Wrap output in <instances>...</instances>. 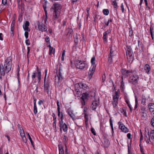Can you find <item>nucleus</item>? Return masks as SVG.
<instances>
[{
    "mask_svg": "<svg viewBox=\"0 0 154 154\" xmlns=\"http://www.w3.org/2000/svg\"><path fill=\"white\" fill-rule=\"evenodd\" d=\"M32 79L34 83L39 82L42 79V75L41 70L37 66L36 70L33 72L32 75Z\"/></svg>",
    "mask_w": 154,
    "mask_h": 154,
    "instance_id": "obj_1",
    "label": "nucleus"
},
{
    "mask_svg": "<svg viewBox=\"0 0 154 154\" xmlns=\"http://www.w3.org/2000/svg\"><path fill=\"white\" fill-rule=\"evenodd\" d=\"M12 64V57H9L5 60L4 65L5 72L8 73L11 70Z\"/></svg>",
    "mask_w": 154,
    "mask_h": 154,
    "instance_id": "obj_2",
    "label": "nucleus"
},
{
    "mask_svg": "<svg viewBox=\"0 0 154 154\" xmlns=\"http://www.w3.org/2000/svg\"><path fill=\"white\" fill-rule=\"evenodd\" d=\"M75 65L77 68L80 69H83L87 66V64L84 63V61L78 60L75 61Z\"/></svg>",
    "mask_w": 154,
    "mask_h": 154,
    "instance_id": "obj_3",
    "label": "nucleus"
},
{
    "mask_svg": "<svg viewBox=\"0 0 154 154\" xmlns=\"http://www.w3.org/2000/svg\"><path fill=\"white\" fill-rule=\"evenodd\" d=\"M45 71V75L44 77V86L45 91L47 92V94H48L49 92V89L50 88V85L48 81H46V77L47 72V69H46Z\"/></svg>",
    "mask_w": 154,
    "mask_h": 154,
    "instance_id": "obj_4",
    "label": "nucleus"
},
{
    "mask_svg": "<svg viewBox=\"0 0 154 154\" xmlns=\"http://www.w3.org/2000/svg\"><path fill=\"white\" fill-rule=\"evenodd\" d=\"M116 54V51L113 48L111 47L110 49L109 56L108 58V61L109 63H112L114 59Z\"/></svg>",
    "mask_w": 154,
    "mask_h": 154,
    "instance_id": "obj_5",
    "label": "nucleus"
},
{
    "mask_svg": "<svg viewBox=\"0 0 154 154\" xmlns=\"http://www.w3.org/2000/svg\"><path fill=\"white\" fill-rule=\"evenodd\" d=\"M37 25L38 26V29L39 31L43 32H45L48 29L47 26L42 22L38 21L37 22Z\"/></svg>",
    "mask_w": 154,
    "mask_h": 154,
    "instance_id": "obj_6",
    "label": "nucleus"
},
{
    "mask_svg": "<svg viewBox=\"0 0 154 154\" xmlns=\"http://www.w3.org/2000/svg\"><path fill=\"white\" fill-rule=\"evenodd\" d=\"M93 98L91 108L92 110H95L99 105V99L98 98H96L95 97Z\"/></svg>",
    "mask_w": 154,
    "mask_h": 154,
    "instance_id": "obj_7",
    "label": "nucleus"
},
{
    "mask_svg": "<svg viewBox=\"0 0 154 154\" xmlns=\"http://www.w3.org/2000/svg\"><path fill=\"white\" fill-rule=\"evenodd\" d=\"M119 96V93L117 91L116 92L115 95L113 97L112 104L114 108L116 107L117 105L118 101Z\"/></svg>",
    "mask_w": 154,
    "mask_h": 154,
    "instance_id": "obj_8",
    "label": "nucleus"
},
{
    "mask_svg": "<svg viewBox=\"0 0 154 154\" xmlns=\"http://www.w3.org/2000/svg\"><path fill=\"white\" fill-rule=\"evenodd\" d=\"M138 79L139 77L137 75H133L130 77L129 82L132 84L135 85L137 83Z\"/></svg>",
    "mask_w": 154,
    "mask_h": 154,
    "instance_id": "obj_9",
    "label": "nucleus"
},
{
    "mask_svg": "<svg viewBox=\"0 0 154 154\" xmlns=\"http://www.w3.org/2000/svg\"><path fill=\"white\" fill-rule=\"evenodd\" d=\"M118 125H119V128L122 131L125 133H127L128 132V129L125 125L120 122H118Z\"/></svg>",
    "mask_w": 154,
    "mask_h": 154,
    "instance_id": "obj_10",
    "label": "nucleus"
},
{
    "mask_svg": "<svg viewBox=\"0 0 154 154\" xmlns=\"http://www.w3.org/2000/svg\"><path fill=\"white\" fill-rule=\"evenodd\" d=\"M126 54L127 58L129 57L130 59L131 58H133V53L130 47H127V49L126 50Z\"/></svg>",
    "mask_w": 154,
    "mask_h": 154,
    "instance_id": "obj_11",
    "label": "nucleus"
},
{
    "mask_svg": "<svg viewBox=\"0 0 154 154\" xmlns=\"http://www.w3.org/2000/svg\"><path fill=\"white\" fill-rule=\"evenodd\" d=\"M121 72L122 75V76H123V78L127 77L130 75V73H132V71H130L128 70L125 69H121Z\"/></svg>",
    "mask_w": 154,
    "mask_h": 154,
    "instance_id": "obj_12",
    "label": "nucleus"
},
{
    "mask_svg": "<svg viewBox=\"0 0 154 154\" xmlns=\"http://www.w3.org/2000/svg\"><path fill=\"white\" fill-rule=\"evenodd\" d=\"M89 97V94L86 93H83L82 96L81 98L82 100L81 101V103L82 105H85V100H87Z\"/></svg>",
    "mask_w": 154,
    "mask_h": 154,
    "instance_id": "obj_13",
    "label": "nucleus"
},
{
    "mask_svg": "<svg viewBox=\"0 0 154 154\" xmlns=\"http://www.w3.org/2000/svg\"><path fill=\"white\" fill-rule=\"evenodd\" d=\"M62 69L61 67H60L59 69V72L57 74V77L58 81L57 83H59L61 82L63 79L62 73Z\"/></svg>",
    "mask_w": 154,
    "mask_h": 154,
    "instance_id": "obj_14",
    "label": "nucleus"
},
{
    "mask_svg": "<svg viewBox=\"0 0 154 154\" xmlns=\"http://www.w3.org/2000/svg\"><path fill=\"white\" fill-rule=\"evenodd\" d=\"M67 113L73 120H75L76 119L75 116L73 113V111L71 109H69L68 110Z\"/></svg>",
    "mask_w": 154,
    "mask_h": 154,
    "instance_id": "obj_15",
    "label": "nucleus"
},
{
    "mask_svg": "<svg viewBox=\"0 0 154 154\" xmlns=\"http://www.w3.org/2000/svg\"><path fill=\"white\" fill-rule=\"evenodd\" d=\"M29 23L28 21H26L24 25H23V28L24 30L25 31H30V29L29 28Z\"/></svg>",
    "mask_w": 154,
    "mask_h": 154,
    "instance_id": "obj_16",
    "label": "nucleus"
},
{
    "mask_svg": "<svg viewBox=\"0 0 154 154\" xmlns=\"http://www.w3.org/2000/svg\"><path fill=\"white\" fill-rule=\"evenodd\" d=\"M95 65H91V67L90 68V71L89 72V74L91 76L93 75L95 70Z\"/></svg>",
    "mask_w": 154,
    "mask_h": 154,
    "instance_id": "obj_17",
    "label": "nucleus"
},
{
    "mask_svg": "<svg viewBox=\"0 0 154 154\" xmlns=\"http://www.w3.org/2000/svg\"><path fill=\"white\" fill-rule=\"evenodd\" d=\"M149 109L152 113L154 114V103H150L148 105Z\"/></svg>",
    "mask_w": 154,
    "mask_h": 154,
    "instance_id": "obj_18",
    "label": "nucleus"
},
{
    "mask_svg": "<svg viewBox=\"0 0 154 154\" xmlns=\"http://www.w3.org/2000/svg\"><path fill=\"white\" fill-rule=\"evenodd\" d=\"M47 47H48L49 48V55H51L53 54H54L55 52V49L52 47L51 45H48L47 46Z\"/></svg>",
    "mask_w": 154,
    "mask_h": 154,
    "instance_id": "obj_19",
    "label": "nucleus"
},
{
    "mask_svg": "<svg viewBox=\"0 0 154 154\" xmlns=\"http://www.w3.org/2000/svg\"><path fill=\"white\" fill-rule=\"evenodd\" d=\"M140 111L141 113V115L142 116L146 117L147 116L146 113V109L145 107H142Z\"/></svg>",
    "mask_w": 154,
    "mask_h": 154,
    "instance_id": "obj_20",
    "label": "nucleus"
},
{
    "mask_svg": "<svg viewBox=\"0 0 154 154\" xmlns=\"http://www.w3.org/2000/svg\"><path fill=\"white\" fill-rule=\"evenodd\" d=\"M47 4V2L45 1L44 3H43V7L45 11V15L46 16V18L45 19V22L46 23V21L47 20L48 17H47V11L46 10V4Z\"/></svg>",
    "mask_w": 154,
    "mask_h": 154,
    "instance_id": "obj_21",
    "label": "nucleus"
},
{
    "mask_svg": "<svg viewBox=\"0 0 154 154\" xmlns=\"http://www.w3.org/2000/svg\"><path fill=\"white\" fill-rule=\"evenodd\" d=\"M144 69L147 74H149V72L151 69L150 66L148 64H146L144 67Z\"/></svg>",
    "mask_w": 154,
    "mask_h": 154,
    "instance_id": "obj_22",
    "label": "nucleus"
},
{
    "mask_svg": "<svg viewBox=\"0 0 154 154\" xmlns=\"http://www.w3.org/2000/svg\"><path fill=\"white\" fill-rule=\"evenodd\" d=\"M60 14V12L59 11H54V13L53 18L54 20L57 19L59 17Z\"/></svg>",
    "mask_w": 154,
    "mask_h": 154,
    "instance_id": "obj_23",
    "label": "nucleus"
},
{
    "mask_svg": "<svg viewBox=\"0 0 154 154\" xmlns=\"http://www.w3.org/2000/svg\"><path fill=\"white\" fill-rule=\"evenodd\" d=\"M66 32L67 33V35H69V38L72 37L73 32V30L72 29L68 28L66 30Z\"/></svg>",
    "mask_w": 154,
    "mask_h": 154,
    "instance_id": "obj_24",
    "label": "nucleus"
},
{
    "mask_svg": "<svg viewBox=\"0 0 154 154\" xmlns=\"http://www.w3.org/2000/svg\"><path fill=\"white\" fill-rule=\"evenodd\" d=\"M61 120L59 122V127L60 128V130L61 131L62 129V126L63 125V113L62 112L61 113V116L60 117Z\"/></svg>",
    "mask_w": 154,
    "mask_h": 154,
    "instance_id": "obj_25",
    "label": "nucleus"
},
{
    "mask_svg": "<svg viewBox=\"0 0 154 154\" xmlns=\"http://www.w3.org/2000/svg\"><path fill=\"white\" fill-rule=\"evenodd\" d=\"M54 11H57L60 10L61 8V6L60 4L58 3H55L54 4Z\"/></svg>",
    "mask_w": 154,
    "mask_h": 154,
    "instance_id": "obj_26",
    "label": "nucleus"
},
{
    "mask_svg": "<svg viewBox=\"0 0 154 154\" xmlns=\"http://www.w3.org/2000/svg\"><path fill=\"white\" fill-rule=\"evenodd\" d=\"M79 87L84 90H86L88 88V86L86 84L82 83H80L79 84Z\"/></svg>",
    "mask_w": 154,
    "mask_h": 154,
    "instance_id": "obj_27",
    "label": "nucleus"
},
{
    "mask_svg": "<svg viewBox=\"0 0 154 154\" xmlns=\"http://www.w3.org/2000/svg\"><path fill=\"white\" fill-rule=\"evenodd\" d=\"M5 70L2 65H0V75H4Z\"/></svg>",
    "mask_w": 154,
    "mask_h": 154,
    "instance_id": "obj_28",
    "label": "nucleus"
},
{
    "mask_svg": "<svg viewBox=\"0 0 154 154\" xmlns=\"http://www.w3.org/2000/svg\"><path fill=\"white\" fill-rule=\"evenodd\" d=\"M33 112L35 114H36L37 112V109L36 106V102L35 100L34 101Z\"/></svg>",
    "mask_w": 154,
    "mask_h": 154,
    "instance_id": "obj_29",
    "label": "nucleus"
},
{
    "mask_svg": "<svg viewBox=\"0 0 154 154\" xmlns=\"http://www.w3.org/2000/svg\"><path fill=\"white\" fill-rule=\"evenodd\" d=\"M62 128L63 131L65 132H66L68 130V126L65 123H64L62 126Z\"/></svg>",
    "mask_w": 154,
    "mask_h": 154,
    "instance_id": "obj_30",
    "label": "nucleus"
},
{
    "mask_svg": "<svg viewBox=\"0 0 154 154\" xmlns=\"http://www.w3.org/2000/svg\"><path fill=\"white\" fill-rule=\"evenodd\" d=\"M145 140L147 143H149L150 142V136L149 134H148L147 135H145Z\"/></svg>",
    "mask_w": 154,
    "mask_h": 154,
    "instance_id": "obj_31",
    "label": "nucleus"
},
{
    "mask_svg": "<svg viewBox=\"0 0 154 154\" xmlns=\"http://www.w3.org/2000/svg\"><path fill=\"white\" fill-rule=\"evenodd\" d=\"M146 99L145 97H143L142 98L141 104L143 105H146Z\"/></svg>",
    "mask_w": 154,
    "mask_h": 154,
    "instance_id": "obj_32",
    "label": "nucleus"
},
{
    "mask_svg": "<svg viewBox=\"0 0 154 154\" xmlns=\"http://www.w3.org/2000/svg\"><path fill=\"white\" fill-rule=\"evenodd\" d=\"M26 133V134H27V135L29 138V140L30 141L32 145L33 146V147H34L33 142L31 138V137L30 135H29V133L28 132H27Z\"/></svg>",
    "mask_w": 154,
    "mask_h": 154,
    "instance_id": "obj_33",
    "label": "nucleus"
},
{
    "mask_svg": "<svg viewBox=\"0 0 154 154\" xmlns=\"http://www.w3.org/2000/svg\"><path fill=\"white\" fill-rule=\"evenodd\" d=\"M45 41L47 42V46L48 45H51L50 43V39L48 36H46L45 38Z\"/></svg>",
    "mask_w": 154,
    "mask_h": 154,
    "instance_id": "obj_34",
    "label": "nucleus"
},
{
    "mask_svg": "<svg viewBox=\"0 0 154 154\" xmlns=\"http://www.w3.org/2000/svg\"><path fill=\"white\" fill-rule=\"evenodd\" d=\"M118 0H114L112 2V4L114 8H117L118 7L116 1Z\"/></svg>",
    "mask_w": 154,
    "mask_h": 154,
    "instance_id": "obj_35",
    "label": "nucleus"
},
{
    "mask_svg": "<svg viewBox=\"0 0 154 154\" xmlns=\"http://www.w3.org/2000/svg\"><path fill=\"white\" fill-rule=\"evenodd\" d=\"M103 14L106 15H108L109 14V11L108 9H104L103 11Z\"/></svg>",
    "mask_w": 154,
    "mask_h": 154,
    "instance_id": "obj_36",
    "label": "nucleus"
},
{
    "mask_svg": "<svg viewBox=\"0 0 154 154\" xmlns=\"http://www.w3.org/2000/svg\"><path fill=\"white\" fill-rule=\"evenodd\" d=\"M15 23L14 21H12L11 23V31H14V26Z\"/></svg>",
    "mask_w": 154,
    "mask_h": 154,
    "instance_id": "obj_37",
    "label": "nucleus"
},
{
    "mask_svg": "<svg viewBox=\"0 0 154 154\" xmlns=\"http://www.w3.org/2000/svg\"><path fill=\"white\" fill-rule=\"evenodd\" d=\"M95 56H93L91 60V64L95 65Z\"/></svg>",
    "mask_w": 154,
    "mask_h": 154,
    "instance_id": "obj_38",
    "label": "nucleus"
},
{
    "mask_svg": "<svg viewBox=\"0 0 154 154\" xmlns=\"http://www.w3.org/2000/svg\"><path fill=\"white\" fill-rule=\"evenodd\" d=\"M150 136L152 139H154V130H152L150 133Z\"/></svg>",
    "mask_w": 154,
    "mask_h": 154,
    "instance_id": "obj_39",
    "label": "nucleus"
},
{
    "mask_svg": "<svg viewBox=\"0 0 154 154\" xmlns=\"http://www.w3.org/2000/svg\"><path fill=\"white\" fill-rule=\"evenodd\" d=\"M105 33L104 32L103 34V39L104 41L106 42L107 40V36L108 35L107 34H105Z\"/></svg>",
    "mask_w": 154,
    "mask_h": 154,
    "instance_id": "obj_40",
    "label": "nucleus"
},
{
    "mask_svg": "<svg viewBox=\"0 0 154 154\" xmlns=\"http://www.w3.org/2000/svg\"><path fill=\"white\" fill-rule=\"evenodd\" d=\"M20 133L21 137L25 136L24 132L23 130H22L21 131H20Z\"/></svg>",
    "mask_w": 154,
    "mask_h": 154,
    "instance_id": "obj_41",
    "label": "nucleus"
},
{
    "mask_svg": "<svg viewBox=\"0 0 154 154\" xmlns=\"http://www.w3.org/2000/svg\"><path fill=\"white\" fill-rule=\"evenodd\" d=\"M109 122H110V124L111 126V128H112V131H113V124H112V121L111 119H110L109 120Z\"/></svg>",
    "mask_w": 154,
    "mask_h": 154,
    "instance_id": "obj_42",
    "label": "nucleus"
},
{
    "mask_svg": "<svg viewBox=\"0 0 154 154\" xmlns=\"http://www.w3.org/2000/svg\"><path fill=\"white\" fill-rule=\"evenodd\" d=\"M151 124L153 127H154V116L152 118L151 121Z\"/></svg>",
    "mask_w": 154,
    "mask_h": 154,
    "instance_id": "obj_43",
    "label": "nucleus"
},
{
    "mask_svg": "<svg viewBox=\"0 0 154 154\" xmlns=\"http://www.w3.org/2000/svg\"><path fill=\"white\" fill-rule=\"evenodd\" d=\"M91 132L94 135H96V133L95 132V130L94 129L92 128H91Z\"/></svg>",
    "mask_w": 154,
    "mask_h": 154,
    "instance_id": "obj_44",
    "label": "nucleus"
},
{
    "mask_svg": "<svg viewBox=\"0 0 154 154\" xmlns=\"http://www.w3.org/2000/svg\"><path fill=\"white\" fill-rule=\"evenodd\" d=\"M85 123L86 125H87L88 124V117H85Z\"/></svg>",
    "mask_w": 154,
    "mask_h": 154,
    "instance_id": "obj_45",
    "label": "nucleus"
},
{
    "mask_svg": "<svg viewBox=\"0 0 154 154\" xmlns=\"http://www.w3.org/2000/svg\"><path fill=\"white\" fill-rule=\"evenodd\" d=\"M111 29L110 28L109 30H107V31L104 32V34L108 35L111 32Z\"/></svg>",
    "mask_w": 154,
    "mask_h": 154,
    "instance_id": "obj_46",
    "label": "nucleus"
},
{
    "mask_svg": "<svg viewBox=\"0 0 154 154\" xmlns=\"http://www.w3.org/2000/svg\"><path fill=\"white\" fill-rule=\"evenodd\" d=\"M26 39H27L28 37L29 33L27 32L26 31L24 33Z\"/></svg>",
    "mask_w": 154,
    "mask_h": 154,
    "instance_id": "obj_47",
    "label": "nucleus"
},
{
    "mask_svg": "<svg viewBox=\"0 0 154 154\" xmlns=\"http://www.w3.org/2000/svg\"><path fill=\"white\" fill-rule=\"evenodd\" d=\"M56 122L57 121H54L53 124V127L54 128L55 130L56 129Z\"/></svg>",
    "mask_w": 154,
    "mask_h": 154,
    "instance_id": "obj_48",
    "label": "nucleus"
},
{
    "mask_svg": "<svg viewBox=\"0 0 154 154\" xmlns=\"http://www.w3.org/2000/svg\"><path fill=\"white\" fill-rule=\"evenodd\" d=\"M25 43L27 45H29L30 44V42L29 39L26 40Z\"/></svg>",
    "mask_w": 154,
    "mask_h": 154,
    "instance_id": "obj_49",
    "label": "nucleus"
},
{
    "mask_svg": "<svg viewBox=\"0 0 154 154\" xmlns=\"http://www.w3.org/2000/svg\"><path fill=\"white\" fill-rule=\"evenodd\" d=\"M52 116L53 118V121H57L56 116L54 113L52 114Z\"/></svg>",
    "mask_w": 154,
    "mask_h": 154,
    "instance_id": "obj_50",
    "label": "nucleus"
},
{
    "mask_svg": "<svg viewBox=\"0 0 154 154\" xmlns=\"http://www.w3.org/2000/svg\"><path fill=\"white\" fill-rule=\"evenodd\" d=\"M121 8L122 9V12L124 13V5L123 3L122 4L121 6Z\"/></svg>",
    "mask_w": 154,
    "mask_h": 154,
    "instance_id": "obj_51",
    "label": "nucleus"
},
{
    "mask_svg": "<svg viewBox=\"0 0 154 154\" xmlns=\"http://www.w3.org/2000/svg\"><path fill=\"white\" fill-rule=\"evenodd\" d=\"M112 22V20L111 19H109L108 20L107 23H105V26L106 25V26H108L109 25V23L110 22Z\"/></svg>",
    "mask_w": 154,
    "mask_h": 154,
    "instance_id": "obj_52",
    "label": "nucleus"
},
{
    "mask_svg": "<svg viewBox=\"0 0 154 154\" xmlns=\"http://www.w3.org/2000/svg\"><path fill=\"white\" fill-rule=\"evenodd\" d=\"M84 117H88V114L87 113L86 111L85 110V109H84Z\"/></svg>",
    "mask_w": 154,
    "mask_h": 154,
    "instance_id": "obj_53",
    "label": "nucleus"
},
{
    "mask_svg": "<svg viewBox=\"0 0 154 154\" xmlns=\"http://www.w3.org/2000/svg\"><path fill=\"white\" fill-rule=\"evenodd\" d=\"M124 80L123 76L122 77V82L121 86H124Z\"/></svg>",
    "mask_w": 154,
    "mask_h": 154,
    "instance_id": "obj_54",
    "label": "nucleus"
},
{
    "mask_svg": "<svg viewBox=\"0 0 154 154\" xmlns=\"http://www.w3.org/2000/svg\"><path fill=\"white\" fill-rule=\"evenodd\" d=\"M22 139L23 141L25 143H26L27 142V139L26 138L25 136L24 137H22Z\"/></svg>",
    "mask_w": 154,
    "mask_h": 154,
    "instance_id": "obj_55",
    "label": "nucleus"
},
{
    "mask_svg": "<svg viewBox=\"0 0 154 154\" xmlns=\"http://www.w3.org/2000/svg\"><path fill=\"white\" fill-rule=\"evenodd\" d=\"M59 154H64L63 151L62 149H59Z\"/></svg>",
    "mask_w": 154,
    "mask_h": 154,
    "instance_id": "obj_56",
    "label": "nucleus"
},
{
    "mask_svg": "<svg viewBox=\"0 0 154 154\" xmlns=\"http://www.w3.org/2000/svg\"><path fill=\"white\" fill-rule=\"evenodd\" d=\"M7 0H2V3L4 5H5L7 4Z\"/></svg>",
    "mask_w": 154,
    "mask_h": 154,
    "instance_id": "obj_57",
    "label": "nucleus"
},
{
    "mask_svg": "<svg viewBox=\"0 0 154 154\" xmlns=\"http://www.w3.org/2000/svg\"><path fill=\"white\" fill-rule=\"evenodd\" d=\"M150 34H153V29L151 27L150 29Z\"/></svg>",
    "mask_w": 154,
    "mask_h": 154,
    "instance_id": "obj_58",
    "label": "nucleus"
},
{
    "mask_svg": "<svg viewBox=\"0 0 154 154\" xmlns=\"http://www.w3.org/2000/svg\"><path fill=\"white\" fill-rule=\"evenodd\" d=\"M123 112H122V113L123 112V114L125 116H127L126 112L125 110L123 109H122Z\"/></svg>",
    "mask_w": 154,
    "mask_h": 154,
    "instance_id": "obj_59",
    "label": "nucleus"
},
{
    "mask_svg": "<svg viewBox=\"0 0 154 154\" xmlns=\"http://www.w3.org/2000/svg\"><path fill=\"white\" fill-rule=\"evenodd\" d=\"M127 137L128 139H131V134L130 133H128L127 134Z\"/></svg>",
    "mask_w": 154,
    "mask_h": 154,
    "instance_id": "obj_60",
    "label": "nucleus"
},
{
    "mask_svg": "<svg viewBox=\"0 0 154 154\" xmlns=\"http://www.w3.org/2000/svg\"><path fill=\"white\" fill-rule=\"evenodd\" d=\"M43 103V101L42 100H39L38 103V104L40 105H41Z\"/></svg>",
    "mask_w": 154,
    "mask_h": 154,
    "instance_id": "obj_61",
    "label": "nucleus"
},
{
    "mask_svg": "<svg viewBox=\"0 0 154 154\" xmlns=\"http://www.w3.org/2000/svg\"><path fill=\"white\" fill-rule=\"evenodd\" d=\"M27 56H28L29 55V51H30V49L29 47H28L27 48Z\"/></svg>",
    "mask_w": 154,
    "mask_h": 154,
    "instance_id": "obj_62",
    "label": "nucleus"
},
{
    "mask_svg": "<svg viewBox=\"0 0 154 154\" xmlns=\"http://www.w3.org/2000/svg\"><path fill=\"white\" fill-rule=\"evenodd\" d=\"M2 34L1 33H0V40H3V39L2 37Z\"/></svg>",
    "mask_w": 154,
    "mask_h": 154,
    "instance_id": "obj_63",
    "label": "nucleus"
},
{
    "mask_svg": "<svg viewBox=\"0 0 154 154\" xmlns=\"http://www.w3.org/2000/svg\"><path fill=\"white\" fill-rule=\"evenodd\" d=\"M65 50H63V51L62 56V57H64L65 55Z\"/></svg>",
    "mask_w": 154,
    "mask_h": 154,
    "instance_id": "obj_64",
    "label": "nucleus"
}]
</instances>
